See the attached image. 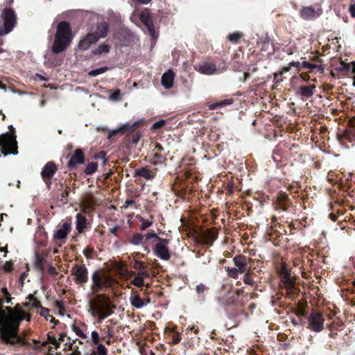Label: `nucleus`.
I'll use <instances>...</instances> for the list:
<instances>
[{
	"mask_svg": "<svg viewBox=\"0 0 355 355\" xmlns=\"http://www.w3.org/2000/svg\"><path fill=\"white\" fill-rule=\"evenodd\" d=\"M110 299L108 295L98 294L89 302V313L101 322L103 320L112 314L110 304Z\"/></svg>",
	"mask_w": 355,
	"mask_h": 355,
	"instance_id": "obj_1",
	"label": "nucleus"
},
{
	"mask_svg": "<svg viewBox=\"0 0 355 355\" xmlns=\"http://www.w3.org/2000/svg\"><path fill=\"white\" fill-rule=\"evenodd\" d=\"M73 39L71 26L66 21L58 24L51 50L55 53L64 51L70 44Z\"/></svg>",
	"mask_w": 355,
	"mask_h": 355,
	"instance_id": "obj_2",
	"label": "nucleus"
},
{
	"mask_svg": "<svg viewBox=\"0 0 355 355\" xmlns=\"http://www.w3.org/2000/svg\"><path fill=\"white\" fill-rule=\"evenodd\" d=\"M0 151L5 155L17 153L15 137L12 134L6 133L0 136Z\"/></svg>",
	"mask_w": 355,
	"mask_h": 355,
	"instance_id": "obj_3",
	"label": "nucleus"
},
{
	"mask_svg": "<svg viewBox=\"0 0 355 355\" xmlns=\"http://www.w3.org/2000/svg\"><path fill=\"white\" fill-rule=\"evenodd\" d=\"M233 261L236 267L226 268L229 277L236 279L239 273H245L248 271L247 260L244 257L236 256Z\"/></svg>",
	"mask_w": 355,
	"mask_h": 355,
	"instance_id": "obj_4",
	"label": "nucleus"
},
{
	"mask_svg": "<svg viewBox=\"0 0 355 355\" xmlns=\"http://www.w3.org/2000/svg\"><path fill=\"white\" fill-rule=\"evenodd\" d=\"M307 328L314 331H321L324 328L322 315L317 311H313L309 318Z\"/></svg>",
	"mask_w": 355,
	"mask_h": 355,
	"instance_id": "obj_5",
	"label": "nucleus"
},
{
	"mask_svg": "<svg viewBox=\"0 0 355 355\" xmlns=\"http://www.w3.org/2000/svg\"><path fill=\"white\" fill-rule=\"evenodd\" d=\"M4 19L3 28H0V35H3L10 32L15 23V15L12 10L6 9L3 12Z\"/></svg>",
	"mask_w": 355,
	"mask_h": 355,
	"instance_id": "obj_6",
	"label": "nucleus"
},
{
	"mask_svg": "<svg viewBox=\"0 0 355 355\" xmlns=\"http://www.w3.org/2000/svg\"><path fill=\"white\" fill-rule=\"evenodd\" d=\"M168 243L169 240L159 239V242L155 246V254L162 260L167 261L171 257L168 248Z\"/></svg>",
	"mask_w": 355,
	"mask_h": 355,
	"instance_id": "obj_7",
	"label": "nucleus"
},
{
	"mask_svg": "<svg viewBox=\"0 0 355 355\" xmlns=\"http://www.w3.org/2000/svg\"><path fill=\"white\" fill-rule=\"evenodd\" d=\"M73 280L77 284H83L87 281V269L83 265H76L71 269Z\"/></svg>",
	"mask_w": 355,
	"mask_h": 355,
	"instance_id": "obj_8",
	"label": "nucleus"
},
{
	"mask_svg": "<svg viewBox=\"0 0 355 355\" xmlns=\"http://www.w3.org/2000/svg\"><path fill=\"white\" fill-rule=\"evenodd\" d=\"M92 279V290L94 293L99 292L103 286H104V285L108 282V277L107 276L101 275L98 272L93 273Z\"/></svg>",
	"mask_w": 355,
	"mask_h": 355,
	"instance_id": "obj_9",
	"label": "nucleus"
},
{
	"mask_svg": "<svg viewBox=\"0 0 355 355\" xmlns=\"http://www.w3.org/2000/svg\"><path fill=\"white\" fill-rule=\"evenodd\" d=\"M130 304L137 309H141L150 303V300L141 299L137 291H132L130 297Z\"/></svg>",
	"mask_w": 355,
	"mask_h": 355,
	"instance_id": "obj_10",
	"label": "nucleus"
},
{
	"mask_svg": "<svg viewBox=\"0 0 355 355\" xmlns=\"http://www.w3.org/2000/svg\"><path fill=\"white\" fill-rule=\"evenodd\" d=\"M139 17L142 23L146 26L150 35L154 37L155 31L148 10H144L140 12L139 13Z\"/></svg>",
	"mask_w": 355,
	"mask_h": 355,
	"instance_id": "obj_11",
	"label": "nucleus"
},
{
	"mask_svg": "<svg viewBox=\"0 0 355 355\" xmlns=\"http://www.w3.org/2000/svg\"><path fill=\"white\" fill-rule=\"evenodd\" d=\"M85 161V155L81 149H76L70 158L68 166L70 168H76L78 165L83 164Z\"/></svg>",
	"mask_w": 355,
	"mask_h": 355,
	"instance_id": "obj_12",
	"label": "nucleus"
},
{
	"mask_svg": "<svg viewBox=\"0 0 355 355\" xmlns=\"http://www.w3.org/2000/svg\"><path fill=\"white\" fill-rule=\"evenodd\" d=\"M99 40L98 37H95L94 33H88L85 37L78 42V48L81 50L88 49L92 44L96 43Z\"/></svg>",
	"mask_w": 355,
	"mask_h": 355,
	"instance_id": "obj_13",
	"label": "nucleus"
},
{
	"mask_svg": "<svg viewBox=\"0 0 355 355\" xmlns=\"http://www.w3.org/2000/svg\"><path fill=\"white\" fill-rule=\"evenodd\" d=\"M175 73L171 69H168L162 76L161 82L165 89H171L173 85Z\"/></svg>",
	"mask_w": 355,
	"mask_h": 355,
	"instance_id": "obj_14",
	"label": "nucleus"
},
{
	"mask_svg": "<svg viewBox=\"0 0 355 355\" xmlns=\"http://www.w3.org/2000/svg\"><path fill=\"white\" fill-rule=\"evenodd\" d=\"M57 166L53 162H49L44 166L41 175L44 179L51 178L56 172Z\"/></svg>",
	"mask_w": 355,
	"mask_h": 355,
	"instance_id": "obj_15",
	"label": "nucleus"
},
{
	"mask_svg": "<svg viewBox=\"0 0 355 355\" xmlns=\"http://www.w3.org/2000/svg\"><path fill=\"white\" fill-rule=\"evenodd\" d=\"M96 205V201L94 197L89 196L85 197L83 201L80 203V207L82 211L89 212Z\"/></svg>",
	"mask_w": 355,
	"mask_h": 355,
	"instance_id": "obj_16",
	"label": "nucleus"
},
{
	"mask_svg": "<svg viewBox=\"0 0 355 355\" xmlns=\"http://www.w3.org/2000/svg\"><path fill=\"white\" fill-rule=\"evenodd\" d=\"M197 71L205 75L214 74L216 71V67L213 63L203 62L196 68Z\"/></svg>",
	"mask_w": 355,
	"mask_h": 355,
	"instance_id": "obj_17",
	"label": "nucleus"
},
{
	"mask_svg": "<svg viewBox=\"0 0 355 355\" xmlns=\"http://www.w3.org/2000/svg\"><path fill=\"white\" fill-rule=\"evenodd\" d=\"M71 230V225L69 223H64L62 227L56 231L54 234V239H66L67 234L70 232Z\"/></svg>",
	"mask_w": 355,
	"mask_h": 355,
	"instance_id": "obj_18",
	"label": "nucleus"
},
{
	"mask_svg": "<svg viewBox=\"0 0 355 355\" xmlns=\"http://www.w3.org/2000/svg\"><path fill=\"white\" fill-rule=\"evenodd\" d=\"M282 281L284 282L288 290H291L295 284V278L286 270L282 269L281 272Z\"/></svg>",
	"mask_w": 355,
	"mask_h": 355,
	"instance_id": "obj_19",
	"label": "nucleus"
},
{
	"mask_svg": "<svg viewBox=\"0 0 355 355\" xmlns=\"http://www.w3.org/2000/svg\"><path fill=\"white\" fill-rule=\"evenodd\" d=\"M107 24L105 22H101L97 25L96 30L91 32V33H94L95 37L99 36L100 39L102 37H105L107 35Z\"/></svg>",
	"mask_w": 355,
	"mask_h": 355,
	"instance_id": "obj_20",
	"label": "nucleus"
},
{
	"mask_svg": "<svg viewBox=\"0 0 355 355\" xmlns=\"http://www.w3.org/2000/svg\"><path fill=\"white\" fill-rule=\"evenodd\" d=\"M116 270L124 279H128L135 274L133 271L128 270L122 263H119L116 266Z\"/></svg>",
	"mask_w": 355,
	"mask_h": 355,
	"instance_id": "obj_21",
	"label": "nucleus"
},
{
	"mask_svg": "<svg viewBox=\"0 0 355 355\" xmlns=\"http://www.w3.org/2000/svg\"><path fill=\"white\" fill-rule=\"evenodd\" d=\"M135 175L141 176L147 180H153L155 177V172L143 167L135 171Z\"/></svg>",
	"mask_w": 355,
	"mask_h": 355,
	"instance_id": "obj_22",
	"label": "nucleus"
},
{
	"mask_svg": "<svg viewBox=\"0 0 355 355\" xmlns=\"http://www.w3.org/2000/svg\"><path fill=\"white\" fill-rule=\"evenodd\" d=\"M301 16L304 19L309 20L316 17L318 16V14L313 8L305 7L301 11Z\"/></svg>",
	"mask_w": 355,
	"mask_h": 355,
	"instance_id": "obj_23",
	"label": "nucleus"
},
{
	"mask_svg": "<svg viewBox=\"0 0 355 355\" xmlns=\"http://www.w3.org/2000/svg\"><path fill=\"white\" fill-rule=\"evenodd\" d=\"M76 227L79 234H81L86 227L87 220L84 216L78 214L76 216Z\"/></svg>",
	"mask_w": 355,
	"mask_h": 355,
	"instance_id": "obj_24",
	"label": "nucleus"
},
{
	"mask_svg": "<svg viewBox=\"0 0 355 355\" xmlns=\"http://www.w3.org/2000/svg\"><path fill=\"white\" fill-rule=\"evenodd\" d=\"M137 124H138V122H136L134 125H132L131 126L130 129H132V130L135 129ZM129 130H130V128L128 125H123L122 126H121L115 130H113L112 132H110V135L113 136L118 133H125Z\"/></svg>",
	"mask_w": 355,
	"mask_h": 355,
	"instance_id": "obj_25",
	"label": "nucleus"
},
{
	"mask_svg": "<svg viewBox=\"0 0 355 355\" xmlns=\"http://www.w3.org/2000/svg\"><path fill=\"white\" fill-rule=\"evenodd\" d=\"M314 89V85L303 86L300 88V93L302 96L309 98L313 94Z\"/></svg>",
	"mask_w": 355,
	"mask_h": 355,
	"instance_id": "obj_26",
	"label": "nucleus"
},
{
	"mask_svg": "<svg viewBox=\"0 0 355 355\" xmlns=\"http://www.w3.org/2000/svg\"><path fill=\"white\" fill-rule=\"evenodd\" d=\"M110 46L108 44H101L96 50L94 51V54L101 55L102 53H107L110 51Z\"/></svg>",
	"mask_w": 355,
	"mask_h": 355,
	"instance_id": "obj_27",
	"label": "nucleus"
},
{
	"mask_svg": "<svg viewBox=\"0 0 355 355\" xmlns=\"http://www.w3.org/2000/svg\"><path fill=\"white\" fill-rule=\"evenodd\" d=\"M97 168H98L97 163L91 162L87 165V166L85 169V172L87 175H91V174L94 173L97 170Z\"/></svg>",
	"mask_w": 355,
	"mask_h": 355,
	"instance_id": "obj_28",
	"label": "nucleus"
},
{
	"mask_svg": "<svg viewBox=\"0 0 355 355\" xmlns=\"http://www.w3.org/2000/svg\"><path fill=\"white\" fill-rule=\"evenodd\" d=\"M108 70V68L107 67H101L95 70L90 71L88 74L90 76H96L98 75L102 74L107 71Z\"/></svg>",
	"mask_w": 355,
	"mask_h": 355,
	"instance_id": "obj_29",
	"label": "nucleus"
},
{
	"mask_svg": "<svg viewBox=\"0 0 355 355\" xmlns=\"http://www.w3.org/2000/svg\"><path fill=\"white\" fill-rule=\"evenodd\" d=\"M71 328L73 331L79 337L85 339L87 338L86 334H85L79 327L73 325Z\"/></svg>",
	"mask_w": 355,
	"mask_h": 355,
	"instance_id": "obj_30",
	"label": "nucleus"
},
{
	"mask_svg": "<svg viewBox=\"0 0 355 355\" xmlns=\"http://www.w3.org/2000/svg\"><path fill=\"white\" fill-rule=\"evenodd\" d=\"M164 158L162 155L155 153L150 159V162L153 164L156 165L157 164L162 163L164 161Z\"/></svg>",
	"mask_w": 355,
	"mask_h": 355,
	"instance_id": "obj_31",
	"label": "nucleus"
},
{
	"mask_svg": "<svg viewBox=\"0 0 355 355\" xmlns=\"http://www.w3.org/2000/svg\"><path fill=\"white\" fill-rule=\"evenodd\" d=\"M100 340H101V338H100L98 333L96 331H93L91 333L90 342L92 344H98L99 343Z\"/></svg>",
	"mask_w": 355,
	"mask_h": 355,
	"instance_id": "obj_32",
	"label": "nucleus"
},
{
	"mask_svg": "<svg viewBox=\"0 0 355 355\" xmlns=\"http://www.w3.org/2000/svg\"><path fill=\"white\" fill-rule=\"evenodd\" d=\"M132 284L137 287L144 286V279L141 277L137 275L132 282Z\"/></svg>",
	"mask_w": 355,
	"mask_h": 355,
	"instance_id": "obj_33",
	"label": "nucleus"
},
{
	"mask_svg": "<svg viewBox=\"0 0 355 355\" xmlns=\"http://www.w3.org/2000/svg\"><path fill=\"white\" fill-rule=\"evenodd\" d=\"M142 240V235L139 234H136L132 237L130 242L134 245H139L141 243Z\"/></svg>",
	"mask_w": 355,
	"mask_h": 355,
	"instance_id": "obj_34",
	"label": "nucleus"
},
{
	"mask_svg": "<svg viewBox=\"0 0 355 355\" xmlns=\"http://www.w3.org/2000/svg\"><path fill=\"white\" fill-rule=\"evenodd\" d=\"M241 37V34L240 33H233L228 36V40L232 42H237L239 40Z\"/></svg>",
	"mask_w": 355,
	"mask_h": 355,
	"instance_id": "obj_35",
	"label": "nucleus"
},
{
	"mask_svg": "<svg viewBox=\"0 0 355 355\" xmlns=\"http://www.w3.org/2000/svg\"><path fill=\"white\" fill-rule=\"evenodd\" d=\"M112 101H119L121 99V92L119 89L114 90L110 96Z\"/></svg>",
	"mask_w": 355,
	"mask_h": 355,
	"instance_id": "obj_36",
	"label": "nucleus"
},
{
	"mask_svg": "<svg viewBox=\"0 0 355 355\" xmlns=\"http://www.w3.org/2000/svg\"><path fill=\"white\" fill-rule=\"evenodd\" d=\"M140 221L142 223L141 226V230H146V228L152 225L153 223L152 220H145L143 218H140Z\"/></svg>",
	"mask_w": 355,
	"mask_h": 355,
	"instance_id": "obj_37",
	"label": "nucleus"
},
{
	"mask_svg": "<svg viewBox=\"0 0 355 355\" xmlns=\"http://www.w3.org/2000/svg\"><path fill=\"white\" fill-rule=\"evenodd\" d=\"M96 352L98 355H106L107 349L103 344H98L97 346Z\"/></svg>",
	"mask_w": 355,
	"mask_h": 355,
	"instance_id": "obj_38",
	"label": "nucleus"
},
{
	"mask_svg": "<svg viewBox=\"0 0 355 355\" xmlns=\"http://www.w3.org/2000/svg\"><path fill=\"white\" fill-rule=\"evenodd\" d=\"M48 341L54 345L56 348L60 347V341L57 340V338L53 336H49Z\"/></svg>",
	"mask_w": 355,
	"mask_h": 355,
	"instance_id": "obj_39",
	"label": "nucleus"
},
{
	"mask_svg": "<svg viewBox=\"0 0 355 355\" xmlns=\"http://www.w3.org/2000/svg\"><path fill=\"white\" fill-rule=\"evenodd\" d=\"M164 124H165V121L164 120L158 121L153 125L152 129L156 130V129L161 128L162 127L164 126Z\"/></svg>",
	"mask_w": 355,
	"mask_h": 355,
	"instance_id": "obj_40",
	"label": "nucleus"
},
{
	"mask_svg": "<svg viewBox=\"0 0 355 355\" xmlns=\"http://www.w3.org/2000/svg\"><path fill=\"white\" fill-rule=\"evenodd\" d=\"M218 103L219 107H221V106H225V105H228L232 104L233 100L232 98H228V99L220 101Z\"/></svg>",
	"mask_w": 355,
	"mask_h": 355,
	"instance_id": "obj_41",
	"label": "nucleus"
},
{
	"mask_svg": "<svg viewBox=\"0 0 355 355\" xmlns=\"http://www.w3.org/2000/svg\"><path fill=\"white\" fill-rule=\"evenodd\" d=\"M206 238L207 239H209L211 241H212L213 240H214L216 239V234L213 231H207L206 233Z\"/></svg>",
	"mask_w": 355,
	"mask_h": 355,
	"instance_id": "obj_42",
	"label": "nucleus"
},
{
	"mask_svg": "<svg viewBox=\"0 0 355 355\" xmlns=\"http://www.w3.org/2000/svg\"><path fill=\"white\" fill-rule=\"evenodd\" d=\"M93 251H94L93 248H89V247H87L83 250V254L87 258H90L92 257V254Z\"/></svg>",
	"mask_w": 355,
	"mask_h": 355,
	"instance_id": "obj_43",
	"label": "nucleus"
},
{
	"mask_svg": "<svg viewBox=\"0 0 355 355\" xmlns=\"http://www.w3.org/2000/svg\"><path fill=\"white\" fill-rule=\"evenodd\" d=\"M243 282L249 285H252L254 283V280L250 277L248 273H246L243 277Z\"/></svg>",
	"mask_w": 355,
	"mask_h": 355,
	"instance_id": "obj_44",
	"label": "nucleus"
},
{
	"mask_svg": "<svg viewBox=\"0 0 355 355\" xmlns=\"http://www.w3.org/2000/svg\"><path fill=\"white\" fill-rule=\"evenodd\" d=\"M302 66L307 68V69H309L311 70H313L314 69H315L317 67V65L316 64H311L308 62H303L302 63Z\"/></svg>",
	"mask_w": 355,
	"mask_h": 355,
	"instance_id": "obj_45",
	"label": "nucleus"
},
{
	"mask_svg": "<svg viewBox=\"0 0 355 355\" xmlns=\"http://www.w3.org/2000/svg\"><path fill=\"white\" fill-rule=\"evenodd\" d=\"M3 268L4 271L6 272H10L12 269V263L10 261H7L3 266Z\"/></svg>",
	"mask_w": 355,
	"mask_h": 355,
	"instance_id": "obj_46",
	"label": "nucleus"
},
{
	"mask_svg": "<svg viewBox=\"0 0 355 355\" xmlns=\"http://www.w3.org/2000/svg\"><path fill=\"white\" fill-rule=\"evenodd\" d=\"M135 267L139 270L146 269V266L144 263L139 261H136Z\"/></svg>",
	"mask_w": 355,
	"mask_h": 355,
	"instance_id": "obj_47",
	"label": "nucleus"
},
{
	"mask_svg": "<svg viewBox=\"0 0 355 355\" xmlns=\"http://www.w3.org/2000/svg\"><path fill=\"white\" fill-rule=\"evenodd\" d=\"M137 275L141 277V278L144 279V278L149 277V273L144 269L139 270Z\"/></svg>",
	"mask_w": 355,
	"mask_h": 355,
	"instance_id": "obj_48",
	"label": "nucleus"
},
{
	"mask_svg": "<svg viewBox=\"0 0 355 355\" xmlns=\"http://www.w3.org/2000/svg\"><path fill=\"white\" fill-rule=\"evenodd\" d=\"M181 340V336L179 334H175L173 337V344L176 345L178 344Z\"/></svg>",
	"mask_w": 355,
	"mask_h": 355,
	"instance_id": "obj_49",
	"label": "nucleus"
},
{
	"mask_svg": "<svg viewBox=\"0 0 355 355\" xmlns=\"http://www.w3.org/2000/svg\"><path fill=\"white\" fill-rule=\"evenodd\" d=\"M205 290V286L202 284H200L196 286V291L198 293H202Z\"/></svg>",
	"mask_w": 355,
	"mask_h": 355,
	"instance_id": "obj_50",
	"label": "nucleus"
},
{
	"mask_svg": "<svg viewBox=\"0 0 355 355\" xmlns=\"http://www.w3.org/2000/svg\"><path fill=\"white\" fill-rule=\"evenodd\" d=\"M352 17H355V5L351 4L349 8Z\"/></svg>",
	"mask_w": 355,
	"mask_h": 355,
	"instance_id": "obj_51",
	"label": "nucleus"
},
{
	"mask_svg": "<svg viewBox=\"0 0 355 355\" xmlns=\"http://www.w3.org/2000/svg\"><path fill=\"white\" fill-rule=\"evenodd\" d=\"M67 338V336L65 334H61L59 338L57 339V340L60 341V345L62 342L65 341V338Z\"/></svg>",
	"mask_w": 355,
	"mask_h": 355,
	"instance_id": "obj_52",
	"label": "nucleus"
},
{
	"mask_svg": "<svg viewBox=\"0 0 355 355\" xmlns=\"http://www.w3.org/2000/svg\"><path fill=\"white\" fill-rule=\"evenodd\" d=\"M146 238L147 239H150V238H157V239H159L158 238L157 235L155 233V232H152V233H150V234H148L146 235Z\"/></svg>",
	"mask_w": 355,
	"mask_h": 355,
	"instance_id": "obj_53",
	"label": "nucleus"
},
{
	"mask_svg": "<svg viewBox=\"0 0 355 355\" xmlns=\"http://www.w3.org/2000/svg\"><path fill=\"white\" fill-rule=\"evenodd\" d=\"M300 63L299 62H291L289 63V66L291 67H298L300 66Z\"/></svg>",
	"mask_w": 355,
	"mask_h": 355,
	"instance_id": "obj_54",
	"label": "nucleus"
},
{
	"mask_svg": "<svg viewBox=\"0 0 355 355\" xmlns=\"http://www.w3.org/2000/svg\"><path fill=\"white\" fill-rule=\"evenodd\" d=\"M137 2L141 3V4H148L150 3L152 0H135Z\"/></svg>",
	"mask_w": 355,
	"mask_h": 355,
	"instance_id": "obj_55",
	"label": "nucleus"
},
{
	"mask_svg": "<svg viewBox=\"0 0 355 355\" xmlns=\"http://www.w3.org/2000/svg\"><path fill=\"white\" fill-rule=\"evenodd\" d=\"M219 107V105H218V103H214V104H211L209 105V109L210 110H214L217 107Z\"/></svg>",
	"mask_w": 355,
	"mask_h": 355,
	"instance_id": "obj_56",
	"label": "nucleus"
},
{
	"mask_svg": "<svg viewBox=\"0 0 355 355\" xmlns=\"http://www.w3.org/2000/svg\"><path fill=\"white\" fill-rule=\"evenodd\" d=\"M300 77L304 80H307L309 78V76L306 73L300 74Z\"/></svg>",
	"mask_w": 355,
	"mask_h": 355,
	"instance_id": "obj_57",
	"label": "nucleus"
},
{
	"mask_svg": "<svg viewBox=\"0 0 355 355\" xmlns=\"http://www.w3.org/2000/svg\"><path fill=\"white\" fill-rule=\"evenodd\" d=\"M290 70V66L289 67H285L282 69L281 74H283L284 73L288 72Z\"/></svg>",
	"mask_w": 355,
	"mask_h": 355,
	"instance_id": "obj_58",
	"label": "nucleus"
},
{
	"mask_svg": "<svg viewBox=\"0 0 355 355\" xmlns=\"http://www.w3.org/2000/svg\"><path fill=\"white\" fill-rule=\"evenodd\" d=\"M155 149H157V151L160 152V151L163 150V147L159 144H157L155 146Z\"/></svg>",
	"mask_w": 355,
	"mask_h": 355,
	"instance_id": "obj_59",
	"label": "nucleus"
},
{
	"mask_svg": "<svg viewBox=\"0 0 355 355\" xmlns=\"http://www.w3.org/2000/svg\"><path fill=\"white\" fill-rule=\"evenodd\" d=\"M29 297H30V299H31V300H34V304H35V305L37 306V300L34 298L33 295H31L29 296Z\"/></svg>",
	"mask_w": 355,
	"mask_h": 355,
	"instance_id": "obj_60",
	"label": "nucleus"
},
{
	"mask_svg": "<svg viewBox=\"0 0 355 355\" xmlns=\"http://www.w3.org/2000/svg\"><path fill=\"white\" fill-rule=\"evenodd\" d=\"M42 315H44V314H46V313H48V309H43L42 310Z\"/></svg>",
	"mask_w": 355,
	"mask_h": 355,
	"instance_id": "obj_61",
	"label": "nucleus"
},
{
	"mask_svg": "<svg viewBox=\"0 0 355 355\" xmlns=\"http://www.w3.org/2000/svg\"><path fill=\"white\" fill-rule=\"evenodd\" d=\"M0 89H6V87L0 82Z\"/></svg>",
	"mask_w": 355,
	"mask_h": 355,
	"instance_id": "obj_62",
	"label": "nucleus"
},
{
	"mask_svg": "<svg viewBox=\"0 0 355 355\" xmlns=\"http://www.w3.org/2000/svg\"><path fill=\"white\" fill-rule=\"evenodd\" d=\"M2 292L6 293V294H8V291H7V289L6 288H2Z\"/></svg>",
	"mask_w": 355,
	"mask_h": 355,
	"instance_id": "obj_63",
	"label": "nucleus"
},
{
	"mask_svg": "<svg viewBox=\"0 0 355 355\" xmlns=\"http://www.w3.org/2000/svg\"><path fill=\"white\" fill-rule=\"evenodd\" d=\"M0 251L7 252L6 248H0Z\"/></svg>",
	"mask_w": 355,
	"mask_h": 355,
	"instance_id": "obj_64",
	"label": "nucleus"
}]
</instances>
